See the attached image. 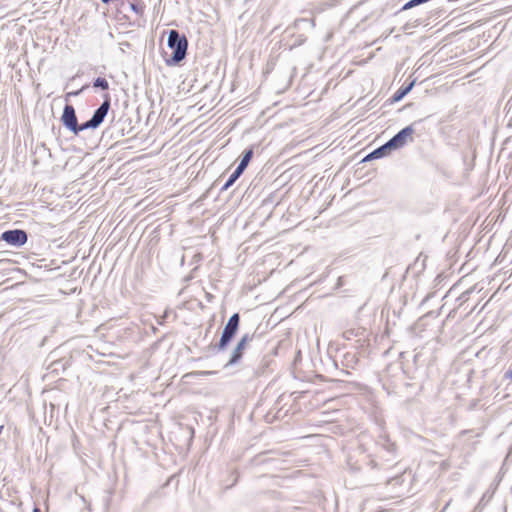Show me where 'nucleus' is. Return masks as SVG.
Returning <instances> with one entry per match:
<instances>
[{
    "label": "nucleus",
    "mask_w": 512,
    "mask_h": 512,
    "mask_svg": "<svg viewBox=\"0 0 512 512\" xmlns=\"http://www.w3.org/2000/svg\"><path fill=\"white\" fill-rule=\"evenodd\" d=\"M414 85H415V81H412V82L408 83L407 85L400 87L392 96V100L394 102H398L401 99H403L413 89Z\"/></svg>",
    "instance_id": "9d476101"
},
{
    "label": "nucleus",
    "mask_w": 512,
    "mask_h": 512,
    "mask_svg": "<svg viewBox=\"0 0 512 512\" xmlns=\"http://www.w3.org/2000/svg\"><path fill=\"white\" fill-rule=\"evenodd\" d=\"M93 87L100 88L105 91L109 89V83L105 78L98 77L93 81Z\"/></svg>",
    "instance_id": "ddd939ff"
},
{
    "label": "nucleus",
    "mask_w": 512,
    "mask_h": 512,
    "mask_svg": "<svg viewBox=\"0 0 512 512\" xmlns=\"http://www.w3.org/2000/svg\"><path fill=\"white\" fill-rule=\"evenodd\" d=\"M355 335L353 330H347L343 333V337L347 340L352 339V337Z\"/></svg>",
    "instance_id": "2eb2a0df"
},
{
    "label": "nucleus",
    "mask_w": 512,
    "mask_h": 512,
    "mask_svg": "<svg viewBox=\"0 0 512 512\" xmlns=\"http://www.w3.org/2000/svg\"><path fill=\"white\" fill-rule=\"evenodd\" d=\"M393 150L394 149L390 145V142L387 141L385 144H383L380 147L374 149L372 151V156L376 157L377 159H380V158L388 156L391 153V151H393Z\"/></svg>",
    "instance_id": "9b49d317"
},
{
    "label": "nucleus",
    "mask_w": 512,
    "mask_h": 512,
    "mask_svg": "<svg viewBox=\"0 0 512 512\" xmlns=\"http://www.w3.org/2000/svg\"><path fill=\"white\" fill-rule=\"evenodd\" d=\"M242 172H239L237 169L234 170V172L229 176L225 184L220 189L221 192L228 190L242 175Z\"/></svg>",
    "instance_id": "f8f14e48"
},
{
    "label": "nucleus",
    "mask_w": 512,
    "mask_h": 512,
    "mask_svg": "<svg viewBox=\"0 0 512 512\" xmlns=\"http://www.w3.org/2000/svg\"><path fill=\"white\" fill-rule=\"evenodd\" d=\"M253 155H254L253 147H250V148L244 150L241 155V160L236 169L239 172L243 173L245 171V169L247 168V166L249 165L251 159L253 158Z\"/></svg>",
    "instance_id": "1a4fd4ad"
},
{
    "label": "nucleus",
    "mask_w": 512,
    "mask_h": 512,
    "mask_svg": "<svg viewBox=\"0 0 512 512\" xmlns=\"http://www.w3.org/2000/svg\"><path fill=\"white\" fill-rule=\"evenodd\" d=\"M27 233L22 229L4 231L1 240L14 247H21L27 242Z\"/></svg>",
    "instance_id": "0eeeda50"
},
{
    "label": "nucleus",
    "mask_w": 512,
    "mask_h": 512,
    "mask_svg": "<svg viewBox=\"0 0 512 512\" xmlns=\"http://www.w3.org/2000/svg\"><path fill=\"white\" fill-rule=\"evenodd\" d=\"M81 92V90H78V91H75V92H70L68 95H73V96H77L79 95V93Z\"/></svg>",
    "instance_id": "a211bd4d"
},
{
    "label": "nucleus",
    "mask_w": 512,
    "mask_h": 512,
    "mask_svg": "<svg viewBox=\"0 0 512 512\" xmlns=\"http://www.w3.org/2000/svg\"><path fill=\"white\" fill-rule=\"evenodd\" d=\"M506 377L512 380V368L506 372Z\"/></svg>",
    "instance_id": "f3484780"
},
{
    "label": "nucleus",
    "mask_w": 512,
    "mask_h": 512,
    "mask_svg": "<svg viewBox=\"0 0 512 512\" xmlns=\"http://www.w3.org/2000/svg\"><path fill=\"white\" fill-rule=\"evenodd\" d=\"M448 505H449V503H447L446 506H444V509L442 510V512H444V510L447 509Z\"/></svg>",
    "instance_id": "412c9836"
},
{
    "label": "nucleus",
    "mask_w": 512,
    "mask_h": 512,
    "mask_svg": "<svg viewBox=\"0 0 512 512\" xmlns=\"http://www.w3.org/2000/svg\"><path fill=\"white\" fill-rule=\"evenodd\" d=\"M131 7H132V9H133L134 11H137V10H136V7H135V5H134V4H132V5H131Z\"/></svg>",
    "instance_id": "aec40b11"
},
{
    "label": "nucleus",
    "mask_w": 512,
    "mask_h": 512,
    "mask_svg": "<svg viewBox=\"0 0 512 512\" xmlns=\"http://www.w3.org/2000/svg\"><path fill=\"white\" fill-rule=\"evenodd\" d=\"M61 121L63 125L75 135H78L81 131L86 130V128H82V124H78L75 109L71 104L65 105L61 116Z\"/></svg>",
    "instance_id": "39448f33"
},
{
    "label": "nucleus",
    "mask_w": 512,
    "mask_h": 512,
    "mask_svg": "<svg viewBox=\"0 0 512 512\" xmlns=\"http://www.w3.org/2000/svg\"><path fill=\"white\" fill-rule=\"evenodd\" d=\"M110 98L108 95H106L104 101L101 103V105L94 111L92 117L82 123V128L87 129H96L98 128L104 121L105 117L107 116L109 109H110Z\"/></svg>",
    "instance_id": "20e7f679"
},
{
    "label": "nucleus",
    "mask_w": 512,
    "mask_h": 512,
    "mask_svg": "<svg viewBox=\"0 0 512 512\" xmlns=\"http://www.w3.org/2000/svg\"><path fill=\"white\" fill-rule=\"evenodd\" d=\"M167 45L172 50L171 57L166 59L167 65L174 66L185 59L188 48V40L185 35L180 34L178 30H170Z\"/></svg>",
    "instance_id": "f03ea898"
},
{
    "label": "nucleus",
    "mask_w": 512,
    "mask_h": 512,
    "mask_svg": "<svg viewBox=\"0 0 512 512\" xmlns=\"http://www.w3.org/2000/svg\"><path fill=\"white\" fill-rule=\"evenodd\" d=\"M415 132L414 126L408 125L401 129L398 133H396L391 139L388 141L394 150L402 148L409 142H413V134Z\"/></svg>",
    "instance_id": "423d86ee"
},
{
    "label": "nucleus",
    "mask_w": 512,
    "mask_h": 512,
    "mask_svg": "<svg viewBox=\"0 0 512 512\" xmlns=\"http://www.w3.org/2000/svg\"><path fill=\"white\" fill-rule=\"evenodd\" d=\"M240 324L239 313H234L227 321L218 344L215 345L214 349L217 352L224 351L232 339L235 337Z\"/></svg>",
    "instance_id": "7ed1b4c3"
},
{
    "label": "nucleus",
    "mask_w": 512,
    "mask_h": 512,
    "mask_svg": "<svg viewBox=\"0 0 512 512\" xmlns=\"http://www.w3.org/2000/svg\"><path fill=\"white\" fill-rule=\"evenodd\" d=\"M253 338H254V334H249V333H246L241 337V339L237 343L236 347L233 349V351L230 355V358H229L228 362L226 363V366L235 365L241 360L247 344L250 343L253 340Z\"/></svg>",
    "instance_id": "6e6552de"
},
{
    "label": "nucleus",
    "mask_w": 512,
    "mask_h": 512,
    "mask_svg": "<svg viewBox=\"0 0 512 512\" xmlns=\"http://www.w3.org/2000/svg\"><path fill=\"white\" fill-rule=\"evenodd\" d=\"M33 512H41L39 508H34Z\"/></svg>",
    "instance_id": "6ab92c4d"
},
{
    "label": "nucleus",
    "mask_w": 512,
    "mask_h": 512,
    "mask_svg": "<svg viewBox=\"0 0 512 512\" xmlns=\"http://www.w3.org/2000/svg\"><path fill=\"white\" fill-rule=\"evenodd\" d=\"M348 465L351 467V469L353 470H361V466L358 465V463H353L352 462V456H349L348 458Z\"/></svg>",
    "instance_id": "4468645a"
},
{
    "label": "nucleus",
    "mask_w": 512,
    "mask_h": 512,
    "mask_svg": "<svg viewBox=\"0 0 512 512\" xmlns=\"http://www.w3.org/2000/svg\"><path fill=\"white\" fill-rule=\"evenodd\" d=\"M374 159H377L376 157H373L372 156V152H370L369 154H367L364 159L362 160V162H366V161H371V160H374Z\"/></svg>",
    "instance_id": "dca6fc26"
},
{
    "label": "nucleus",
    "mask_w": 512,
    "mask_h": 512,
    "mask_svg": "<svg viewBox=\"0 0 512 512\" xmlns=\"http://www.w3.org/2000/svg\"><path fill=\"white\" fill-rule=\"evenodd\" d=\"M365 459L372 469L388 471L398 463L396 445L386 435H380L375 441L373 453Z\"/></svg>",
    "instance_id": "f257e3e1"
}]
</instances>
